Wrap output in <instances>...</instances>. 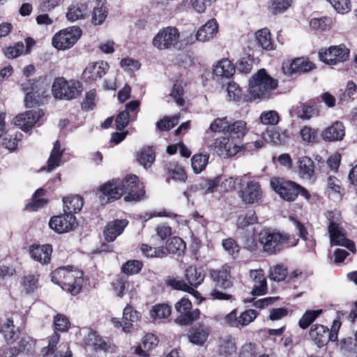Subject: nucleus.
I'll list each match as a JSON object with an SVG mask.
<instances>
[{"label": "nucleus", "instance_id": "nucleus-49", "mask_svg": "<svg viewBox=\"0 0 357 357\" xmlns=\"http://www.w3.org/2000/svg\"><path fill=\"white\" fill-rule=\"evenodd\" d=\"M171 314V307L167 304H157L153 306L150 314L154 320L167 318Z\"/></svg>", "mask_w": 357, "mask_h": 357}, {"label": "nucleus", "instance_id": "nucleus-5", "mask_svg": "<svg viewBox=\"0 0 357 357\" xmlns=\"http://www.w3.org/2000/svg\"><path fill=\"white\" fill-rule=\"evenodd\" d=\"M52 91L56 99L73 100L79 97L82 91L80 82L75 79L66 80L64 77H57L54 79Z\"/></svg>", "mask_w": 357, "mask_h": 357}, {"label": "nucleus", "instance_id": "nucleus-45", "mask_svg": "<svg viewBox=\"0 0 357 357\" xmlns=\"http://www.w3.org/2000/svg\"><path fill=\"white\" fill-rule=\"evenodd\" d=\"M166 250L169 253L180 256L185 250V244L181 238L174 236L167 240Z\"/></svg>", "mask_w": 357, "mask_h": 357}, {"label": "nucleus", "instance_id": "nucleus-61", "mask_svg": "<svg viewBox=\"0 0 357 357\" xmlns=\"http://www.w3.org/2000/svg\"><path fill=\"white\" fill-rule=\"evenodd\" d=\"M69 266L59 267L52 271L51 274L52 281L58 284L63 289V286L66 281V277L68 273Z\"/></svg>", "mask_w": 357, "mask_h": 357}, {"label": "nucleus", "instance_id": "nucleus-24", "mask_svg": "<svg viewBox=\"0 0 357 357\" xmlns=\"http://www.w3.org/2000/svg\"><path fill=\"white\" fill-rule=\"evenodd\" d=\"M250 275L254 282L252 295L261 296L265 294L267 291V284L264 271L261 269L250 270Z\"/></svg>", "mask_w": 357, "mask_h": 357}, {"label": "nucleus", "instance_id": "nucleus-30", "mask_svg": "<svg viewBox=\"0 0 357 357\" xmlns=\"http://www.w3.org/2000/svg\"><path fill=\"white\" fill-rule=\"evenodd\" d=\"M298 170L302 178L310 181H314V164L310 158L303 156L299 158Z\"/></svg>", "mask_w": 357, "mask_h": 357}, {"label": "nucleus", "instance_id": "nucleus-25", "mask_svg": "<svg viewBox=\"0 0 357 357\" xmlns=\"http://www.w3.org/2000/svg\"><path fill=\"white\" fill-rule=\"evenodd\" d=\"M218 29V25L216 20H211L198 29L196 40L200 42L208 41L215 37Z\"/></svg>", "mask_w": 357, "mask_h": 357}, {"label": "nucleus", "instance_id": "nucleus-16", "mask_svg": "<svg viewBox=\"0 0 357 357\" xmlns=\"http://www.w3.org/2000/svg\"><path fill=\"white\" fill-rule=\"evenodd\" d=\"M83 272L77 268L69 266L63 289L72 295H77L82 289Z\"/></svg>", "mask_w": 357, "mask_h": 357}, {"label": "nucleus", "instance_id": "nucleus-34", "mask_svg": "<svg viewBox=\"0 0 357 357\" xmlns=\"http://www.w3.org/2000/svg\"><path fill=\"white\" fill-rule=\"evenodd\" d=\"M139 313L131 306L127 305L123 313V330L125 333H130L133 329L134 324L139 319Z\"/></svg>", "mask_w": 357, "mask_h": 357}, {"label": "nucleus", "instance_id": "nucleus-17", "mask_svg": "<svg viewBox=\"0 0 357 357\" xmlns=\"http://www.w3.org/2000/svg\"><path fill=\"white\" fill-rule=\"evenodd\" d=\"M211 332L208 324L199 322L192 327L188 334V339L193 344L202 346L208 340Z\"/></svg>", "mask_w": 357, "mask_h": 357}, {"label": "nucleus", "instance_id": "nucleus-43", "mask_svg": "<svg viewBox=\"0 0 357 357\" xmlns=\"http://www.w3.org/2000/svg\"><path fill=\"white\" fill-rule=\"evenodd\" d=\"M88 13L86 4L81 3L70 6L66 13V17L70 22L84 18Z\"/></svg>", "mask_w": 357, "mask_h": 357}, {"label": "nucleus", "instance_id": "nucleus-20", "mask_svg": "<svg viewBox=\"0 0 357 357\" xmlns=\"http://www.w3.org/2000/svg\"><path fill=\"white\" fill-rule=\"evenodd\" d=\"M345 135V127L339 121L333 122L321 132V137L326 142H337L343 139Z\"/></svg>", "mask_w": 357, "mask_h": 357}, {"label": "nucleus", "instance_id": "nucleus-58", "mask_svg": "<svg viewBox=\"0 0 357 357\" xmlns=\"http://www.w3.org/2000/svg\"><path fill=\"white\" fill-rule=\"evenodd\" d=\"M21 285L26 293L34 291L38 287V276L33 274L24 276Z\"/></svg>", "mask_w": 357, "mask_h": 357}, {"label": "nucleus", "instance_id": "nucleus-51", "mask_svg": "<svg viewBox=\"0 0 357 357\" xmlns=\"http://www.w3.org/2000/svg\"><path fill=\"white\" fill-rule=\"evenodd\" d=\"M209 156L208 154H195L191 159L192 168L195 174H199L206 167Z\"/></svg>", "mask_w": 357, "mask_h": 357}, {"label": "nucleus", "instance_id": "nucleus-13", "mask_svg": "<svg viewBox=\"0 0 357 357\" xmlns=\"http://www.w3.org/2000/svg\"><path fill=\"white\" fill-rule=\"evenodd\" d=\"M22 90L25 93L24 104L26 107H33L39 105L44 93L43 88L35 80L27 79L21 85Z\"/></svg>", "mask_w": 357, "mask_h": 357}, {"label": "nucleus", "instance_id": "nucleus-19", "mask_svg": "<svg viewBox=\"0 0 357 357\" xmlns=\"http://www.w3.org/2000/svg\"><path fill=\"white\" fill-rule=\"evenodd\" d=\"M140 102L132 100L126 105V109L121 112L116 119L117 130H122L127 126L129 119H135Z\"/></svg>", "mask_w": 357, "mask_h": 357}, {"label": "nucleus", "instance_id": "nucleus-48", "mask_svg": "<svg viewBox=\"0 0 357 357\" xmlns=\"http://www.w3.org/2000/svg\"><path fill=\"white\" fill-rule=\"evenodd\" d=\"M106 6L98 1L97 6L93 8L91 22L94 25H100L103 23L107 16Z\"/></svg>", "mask_w": 357, "mask_h": 357}, {"label": "nucleus", "instance_id": "nucleus-7", "mask_svg": "<svg viewBox=\"0 0 357 357\" xmlns=\"http://www.w3.org/2000/svg\"><path fill=\"white\" fill-rule=\"evenodd\" d=\"M180 33L176 27L167 26L159 31L153 38L152 43L160 50L176 47L178 44Z\"/></svg>", "mask_w": 357, "mask_h": 357}, {"label": "nucleus", "instance_id": "nucleus-29", "mask_svg": "<svg viewBox=\"0 0 357 357\" xmlns=\"http://www.w3.org/2000/svg\"><path fill=\"white\" fill-rule=\"evenodd\" d=\"M136 160L144 169L150 168L155 160V150L152 146H144L136 154Z\"/></svg>", "mask_w": 357, "mask_h": 357}, {"label": "nucleus", "instance_id": "nucleus-60", "mask_svg": "<svg viewBox=\"0 0 357 357\" xmlns=\"http://www.w3.org/2000/svg\"><path fill=\"white\" fill-rule=\"evenodd\" d=\"M179 120L178 115H174L171 117L166 116L156 123V128L162 131H167L178 124Z\"/></svg>", "mask_w": 357, "mask_h": 357}, {"label": "nucleus", "instance_id": "nucleus-56", "mask_svg": "<svg viewBox=\"0 0 357 357\" xmlns=\"http://www.w3.org/2000/svg\"><path fill=\"white\" fill-rule=\"evenodd\" d=\"M332 24V20L328 17L321 18H313L310 22V26L312 29L326 31L330 29Z\"/></svg>", "mask_w": 357, "mask_h": 357}, {"label": "nucleus", "instance_id": "nucleus-10", "mask_svg": "<svg viewBox=\"0 0 357 357\" xmlns=\"http://www.w3.org/2000/svg\"><path fill=\"white\" fill-rule=\"evenodd\" d=\"M82 35L79 28L72 26L60 31L52 38L53 46L58 50H67L72 47Z\"/></svg>", "mask_w": 357, "mask_h": 357}, {"label": "nucleus", "instance_id": "nucleus-42", "mask_svg": "<svg viewBox=\"0 0 357 357\" xmlns=\"http://www.w3.org/2000/svg\"><path fill=\"white\" fill-rule=\"evenodd\" d=\"M314 66L312 63L303 58H298L291 62L288 73L290 74L305 73L312 70Z\"/></svg>", "mask_w": 357, "mask_h": 357}, {"label": "nucleus", "instance_id": "nucleus-39", "mask_svg": "<svg viewBox=\"0 0 357 357\" xmlns=\"http://www.w3.org/2000/svg\"><path fill=\"white\" fill-rule=\"evenodd\" d=\"M248 130L247 123L244 121L238 120L229 124L227 132L229 136H231V137L237 141V139H243L248 132Z\"/></svg>", "mask_w": 357, "mask_h": 357}, {"label": "nucleus", "instance_id": "nucleus-41", "mask_svg": "<svg viewBox=\"0 0 357 357\" xmlns=\"http://www.w3.org/2000/svg\"><path fill=\"white\" fill-rule=\"evenodd\" d=\"M204 274L199 271L195 266H189L185 273V280L190 287H197L204 280Z\"/></svg>", "mask_w": 357, "mask_h": 357}, {"label": "nucleus", "instance_id": "nucleus-47", "mask_svg": "<svg viewBox=\"0 0 357 357\" xmlns=\"http://www.w3.org/2000/svg\"><path fill=\"white\" fill-rule=\"evenodd\" d=\"M248 178V174H244L236 178L229 177L220 181V188L226 192H231L236 189V185L243 184V182L245 181Z\"/></svg>", "mask_w": 357, "mask_h": 357}, {"label": "nucleus", "instance_id": "nucleus-21", "mask_svg": "<svg viewBox=\"0 0 357 357\" xmlns=\"http://www.w3.org/2000/svg\"><path fill=\"white\" fill-rule=\"evenodd\" d=\"M128 224V220L125 219L109 222L103 230V236L105 241L113 242L117 236L122 234Z\"/></svg>", "mask_w": 357, "mask_h": 357}, {"label": "nucleus", "instance_id": "nucleus-33", "mask_svg": "<svg viewBox=\"0 0 357 357\" xmlns=\"http://www.w3.org/2000/svg\"><path fill=\"white\" fill-rule=\"evenodd\" d=\"M216 285L227 289L232 284L230 275V268L228 266H224L219 271H214L211 274Z\"/></svg>", "mask_w": 357, "mask_h": 357}, {"label": "nucleus", "instance_id": "nucleus-55", "mask_svg": "<svg viewBox=\"0 0 357 357\" xmlns=\"http://www.w3.org/2000/svg\"><path fill=\"white\" fill-rule=\"evenodd\" d=\"M287 275V269L282 264H278L271 267L269 270L271 280L276 282L284 280Z\"/></svg>", "mask_w": 357, "mask_h": 357}, {"label": "nucleus", "instance_id": "nucleus-38", "mask_svg": "<svg viewBox=\"0 0 357 357\" xmlns=\"http://www.w3.org/2000/svg\"><path fill=\"white\" fill-rule=\"evenodd\" d=\"M300 137L303 144L313 145L319 142V130L310 126H303L299 132Z\"/></svg>", "mask_w": 357, "mask_h": 357}, {"label": "nucleus", "instance_id": "nucleus-12", "mask_svg": "<svg viewBox=\"0 0 357 357\" xmlns=\"http://www.w3.org/2000/svg\"><path fill=\"white\" fill-rule=\"evenodd\" d=\"M349 55V49L342 45L331 46L328 49L321 50L319 52L320 60L330 66H335L347 61Z\"/></svg>", "mask_w": 357, "mask_h": 357}, {"label": "nucleus", "instance_id": "nucleus-27", "mask_svg": "<svg viewBox=\"0 0 357 357\" xmlns=\"http://www.w3.org/2000/svg\"><path fill=\"white\" fill-rule=\"evenodd\" d=\"M264 138L273 144L280 145L287 142L289 138V135L286 129L282 130L280 128H273L266 130L264 134Z\"/></svg>", "mask_w": 357, "mask_h": 357}, {"label": "nucleus", "instance_id": "nucleus-4", "mask_svg": "<svg viewBox=\"0 0 357 357\" xmlns=\"http://www.w3.org/2000/svg\"><path fill=\"white\" fill-rule=\"evenodd\" d=\"M290 236L276 230L265 228L258 234V241L264 252L274 255L280 252L285 246L289 247Z\"/></svg>", "mask_w": 357, "mask_h": 357}, {"label": "nucleus", "instance_id": "nucleus-1", "mask_svg": "<svg viewBox=\"0 0 357 357\" xmlns=\"http://www.w3.org/2000/svg\"><path fill=\"white\" fill-rule=\"evenodd\" d=\"M102 193L100 198L107 199V202H112L119 199L123 195L126 201H139L142 199L145 191L142 184L139 183L138 177L130 175L123 180H112L100 187Z\"/></svg>", "mask_w": 357, "mask_h": 357}, {"label": "nucleus", "instance_id": "nucleus-59", "mask_svg": "<svg viewBox=\"0 0 357 357\" xmlns=\"http://www.w3.org/2000/svg\"><path fill=\"white\" fill-rule=\"evenodd\" d=\"M257 222L256 213L253 210L248 211L244 216L238 217L236 225L238 228H244Z\"/></svg>", "mask_w": 357, "mask_h": 357}, {"label": "nucleus", "instance_id": "nucleus-3", "mask_svg": "<svg viewBox=\"0 0 357 357\" xmlns=\"http://www.w3.org/2000/svg\"><path fill=\"white\" fill-rule=\"evenodd\" d=\"M328 222V231L332 245H341L347 248L352 252H356L353 241L347 238L346 233L342 227V218L339 211H329L326 214Z\"/></svg>", "mask_w": 357, "mask_h": 357}, {"label": "nucleus", "instance_id": "nucleus-32", "mask_svg": "<svg viewBox=\"0 0 357 357\" xmlns=\"http://www.w3.org/2000/svg\"><path fill=\"white\" fill-rule=\"evenodd\" d=\"M157 337L152 334H146L142 340L141 344L136 347L135 354L143 357L149 356V351L158 345Z\"/></svg>", "mask_w": 357, "mask_h": 357}, {"label": "nucleus", "instance_id": "nucleus-11", "mask_svg": "<svg viewBox=\"0 0 357 357\" xmlns=\"http://www.w3.org/2000/svg\"><path fill=\"white\" fill-rule=\"evenodd\" d=\"M191 307L192 303L186 297H183L176 303L175 309L180 314L175 319L177 324L181 326L190 325L199 318L200 311L198 309L190 310Z\"/></svg>", "mask_w": 357, "mask_h": 357}, {"label": "nucleus", "instance_id": "nucleus-23", "mask_svg": "<svg viewBox=\"0 0 357 357\" xmlns=\"http://www.w3.org/2000/svg\"><path fill=\"white\" fill-rule=\"evenodd\" d=\"M310 336L319 347L326 345L331 341L329 329L323 325H312L310 328Z\"/></svg>", "mask_w": 357, "mask_h": 357}, {"label": "nucleus", "instance_id": "nucleus-28", "mask_svg": "<svg viewBox=\"0 0 357 357\" xmlns=\"http://www.w3.org/2000/svg\"><path fill=\"white\" fill-rule=\"evenodd\" d=\"M237 349L236 340L231 335L221 337L218 342V353L225 357H229L236 353Z\"/></svg>", "mask_w": 357, "mask_h": 357}, {"label": "nucleus", "instance_id": "nucleus-22", "mask_svg": "<svg viewBox=\"0 0 357 357\" xmlns=\"http://www.w3.org/2000/svg\"><path fill=\"white\" fill-rule=\"evenodd\" d=\"M30 255L32 259L42 264L50 262L52 248L50 245H33L29 248Z\"/></svg>", "mask_w": 357, "mask_h": 357}, {"label": "nucleus", "instance_id": "nucleus-46", "mask_svg": "<svg viewBox=\"0 0 357 357\" xmlns=\"http://www.w3.org/2000/svg\"><path fill=\"white\" fill-rule=\"evenodd\" d=\"M45 192L44 189H38L33 195V202L26 205V209L36 211L43 207L47 203V200L43 198Z\"/></svg>", "mask_w": 357, "mask_h": 357}, {"label": "nucleus", "instance_id": "nucleus-53", "mask_svg": "<svg viewBox=\"0 0 357 357\" xmlns=\"http://www.w3.org/2000/svg\"><path fill=\"white\" fill-rule=\"evenodd\" d=\"M344 188H342L341 181L333 176H329L326 181V192L328 195L332 193L341 196Z\"/></svg>", "mask_w": 357, "mask_h": 357}, {"label": "nucleus", "instance_id": "nucleus-35", "mask_svg": "<svg viewBox=\"0 0 357 357\" xmlns=\"http://www.w3.org/2000/svg\"><path fill=\"white\" fill-rule=\"evenodd\" d=\"M235 72V68L232 63L227 59L218 61L213 68V75L217 77H231Z\"/></svg>", "mask_w": 357, "mask_h": 357}, {"label": "nucleus", "instance_id": "nucleus-9", "mask_svg": "<svg viewBox=\"0 0 357 357\" xmlns=\"http://www.w3.org/2000/svg\"><path fill=\"white\" fill-rule=\"evenodd\" d=\"M271 188L284 200L293 202L298 197V184L282 178L273 177L271 179Z\"/></svg>", "mask_w": 357, "mask_h": 357}, {"label": "nucleus", "instance_id": "nucleus-31", "mask_svg": "<svg viewBox=\"0 0 357 357\" xmlns=\"http://www.w3.org/2000/svg\"><path fill=\"white\" fill-rule=\"evenodd\" d=\"M86 346L91 347L95 350H102L107 351L110 349V344L103 340L96 332L89 331L87 335L84 338Z\"/></svg>", "mask_w": 357, "mask_h": 357}, {"label": "nucleus", "instance_id": "nucleus-63", "mask_svg": "<svg viewBox=\"0 0 357 357\" xmlns=\"http://www.w3.org/2000/svg\"><path fill=\"white\" fill-rule=\"evenodd\" d=\"M142 266L143 264L140 261L130 260L122 265L121 271L128 275L136 274L141 271Z\"/></svg>", "mask_w": 357, "mask_h": 357}, {"label": "nucleus", "instance_id": "nucleus-37", "mask_svg": "<svg viewBox=\"0 0 357 357\" xmlns=\"http://www.w3.org/2000/svg\"><path fill=\"white\" fill-rule=\"evenodd\" d=\"M255 40L259 45L266 50L274 49V45L270 31L266 29H261L255 33Z\"/></svg>", "mask_w": 357, "mask_h": 357}, {"label": "nucleus", "instance_id": "nucleus-15", "mask_svg": "<svg viewBox=\"0 0 357 357\" xmlns=\"http://www.w3.org/2000/svg\"><path fill=\"white\" fill-rule=\"evenodd\" d=\"M50 227L59 234L73 230L77 225L75 216L65 213L63 215L52 217L49 222Z\"/></svg>", "mask_w": 357, "mask_h": 357}, {"label": "nucleus", "instance_id": "nucleus-62", "mask_svg": "<svg viewBox=\"0 0 357 357\" xmlns=\"http://www.w3.org/2000/svg\"><path fill=\"white\" fill-rule=\"evenodd\" d=\"M141 250L144 255L151 258H162L166 255V252L163 248H153L146 244L142 245Z\"/></svg>", "mask_w": 357, "mask_h": 357}, {"label": "nucleus", "instance_id": "nucleus-64", "mask_svg": "<svg viewBox=\"0 0 357 357\" xmlns=\"http://www.w3.org/2000/svg\"><path fill=\"white\" fill-rule=\"evenodd\" d=\"M55 330L60 332L67 331L70 326L68 318L62 314H58L54 317Z\"/></svg>", "mask_w": 357, "mask_h": 357}, {"label": "nucleus", "instance_id": "nucleus-14", "mask_svg": "<svg viewBox=\"0 0 357 357\" xmlns=\"http://www.w3.org/2000/svg\"><path fill=\"white\" fill-rule=\"evenodd\" d=\"M109 69V64L103 61L89 63L82 74V79L86 82H96L101 79Z\"/></svg>", "mask_w": 357, "mask_h": 357}, {"label": "nucleus", "instance_id": "nucleus-57", "mask_svg": "<svg viewBox=\"0 0 357 357\" xmlns=\"http://www.w3.org/2000/svg\"><path fill=\"white\" fill-rule=\"evenodd\" d=\"M260 121L264 125L275 126L280 121L279 114L275 110L263 112L260 115Z\"/></svg>", "mask_w": 357, "mask_h": 357}, {"label": "nucleus", "instance_id": "nucleus-6", "mask_svg": "<svg viewBox=\"0 0 357 357\" xmlns=\"http://www.w3.org/2000/svg\"><path fill=\"white\" fill-rule=\"evenodd\" d=\"M239 197L246 204L260 202L263 198V190L260 183L254 179H250V176L248 175L245 181L241 185Z\"/></svg>", "mask_w": 357, "mask_h": 357}, {"label": "nucleus", "instance_id": "nucleus-50", "mask_svg": "<svg viewBox=\"0 0 357 357\" xmlns=\"http://www.w3.org/2000/svg\"><path fill=\"white\" fill-rule=\"evenodd\" d=\"M214 319L220 322L222 325H227L231 327L239 328V319L237 314V310H233L231 312L226 314L223 318L220 315H215Z\"/></svg>", "mask_w": 357, "mask_h": 357}, {"label": "nucleus", "instance_id": "nucleus-52", "mask_svg": "<svg viewBox=\"0 0 357 357\" xmlns=\"http://www.w3.org/2000/svg\"><path fill=\"white\" fill-rule=\"evenodd\" d=\"M321 313V310H307L300 319L298 326L302 329L307 328Z\"/></svg>", "mask_w": 357, "mask_h": 357}, {"label": "nucleus", "instance_id": "nucleus-40", "mask_svg": "<svg viewBox=\"0 0 357 357\" xmlns=\"http://www.w3.org/2000/svg\"><path fill=\"white\" fill-rule=\"evenodd\" d=\"M63 211L68 214L77 213L81 211L83 206L82 198L78 196L67 197L63 199Z\"/></svg>", "mask_w": 357, "mask_h": 357}, {"label": "nucleus", "instance_id": "nucleus-36", "mask_svg": "<svg viewBox=\"0 0 357 357\" xmlns=\"http://www.w3.org/2000/svg\"><path fill=\"white\" fill-rule=\"evenodd\" d=\"M297 109L298 117L303 120H309L312 117L318 116L319 113L314 102L312 100L300 104L297 107Z\"/></svg>", "mask_w": 357, "mask_h": 357}, {"label": "nucleus", "instance_id": "nucleus-8", "mask_svg": "<svg viewBox=\"0 0 357 357\" xmlns=\"http://www.w3.org/2000/svg\"><path fill=\"white\" fill-rule=\"evenodd\" d=\"M211 146L218 155L224 158H231L241 150V146L229 135L216 138Z\"/></svg>", "mask_w": 357, "mask_h": 357}, {"label": "nucleus", "instance_id": "nucleus-26", "mask_svg": "<svg viewBox=\"0 0 357 357\" xmlns=\"http://www.w3.org/2000/svg\"><path fill=\"white\" fill-rule=\"evenodd\" d=\"M0 333L6 341H15L18 337V331L15 328L12 317L0 318Z\"/></svg>", "mask_w": 357, "mask_h": 357}, {"label": "nucleus", "instance_id": "nucleus-44", "mask_svg": "<svg viewBox=\"0 0 357 357\" xmlns=\"http://www.w3.org/2000/svg\"><path fill=\"white\" fill-rule=\"evenodd\" d=\"M62 151H61V145L57 140L54 142L53 149L51 151L50 158L47 160V171L51 172L56 167H59L61 162L62 156Z\"/></svg>", "mask_w": 357, "mask_h": 357}, {"label": "nucleus", "instance_id": "nucleus-18", "mask_svg": "<svg viewBox=\"0 0 357 357\" xmlns=\"http://www.w3.org/2000/svg\"><path fill=\"white\" fill-rule=\"evenodd\" d=\"M44 112L39 109L37 111H27L19 114L14 119V123L23 130L31 129L43 116Z\"/></svg>", "mask_w": 357, "mask_h": 357}, {"label": "nucleus", "instance_id": "nucleus-54", "mask_svg": "<svg viewBox=\"0 0 357 357\" xmlns=\"http://www.w3.org/2000/svg\"><path fill=\"white\" fill-rule=\"evenodd\" d=\"M291 0H272L268 8L274 15L280 14L286 11L291 6Z\"/></svg>", "mask_w": 357, "mask_h": 357}, {"label": "nucleus", "instance_id": "nucleus-2", "mask_svg": "<svg viewBox=\"0 0 357 357\" xmlns=\"http://www.w3.org/2000/svg\"><path fill=\"white\" fill-rule=\"evenodd\" d=\"M278 80L271 77L264 69L259 70L250 79L248 93L250 100L266 99L278 86Z\"/></svg>", "mask_w": 357, "mask_h": 357}]
</instances>
